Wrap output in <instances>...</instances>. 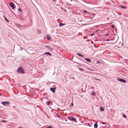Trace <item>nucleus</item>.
Returning a JSON list of instances; mask_svg holds the SVG:
<instances>
[{
  "label": "nucleus",
  "mask_w": 128,
  "mask_h": 128,
  "mask_svg": "<svg viewBox=\"0 0 128 128\" xmlns=\"http://www.w3.org/2000/svg\"><path fill=\"white\" fill-rule=\"evenodd\" d=\"M2 95L1 93H0V96H1Z\"/></svg>",
  "instance_id": "e433bc0d"
},
{
  "label": "nucleus",
  "mask_w": 128,
  "mask_h": 128,
  "mask_svg": "<svg viewBox=\"0 0 128 128\" xmlns=\"http://www.w3.org/2000/svg\"><path fill=\"white\" fill-rule=\"evenodd\" d=\"M74 105V104L73 103H72L70 105V107H71L72 106Z\"/></svg>",
  "instance_id": "aec40b11"
},
{
  "label": "nucleus",
  "mask_w": 128,
  "mask_h": 128,
  "mask_svg": "<svg viewBox=\"0 0 128 128\" xmlns=\"http://www.w3.org/2000/svg\"><path fill=\"white\" fill-rule=\"evenodd\" d=\"M106 36H108V34H106Z\"/></svg>",
  "instance_id": "f704fd0d"
},
{
  "label": "nucleus",
  "mask_w": 128,
  "mask_h": 128,
  "mask_svg": "<svg viewBox=\"0 0 128 128\" xmlns=\"http://www.w3.org/2000/svg\"><path fill=\"white\" fill-rule=\"evenodd\" d=\"M44 128V127H42V128Z\"/></svg>",
  "instance_id": "4c0bfd02"
},
{
  "label": "nucleus",
  "mask_w": 128,
  "mask_h": 128,
  "mask_svg": "<svg viewBox=\"0 0 128 128\" xmlns=\"http://www.w3.org/2000/svg\"><path fill=\"white\" fill-rule=\"evenodd\" d=\"M97 62L98 63V64H100V62L99 61H97Z\"/></svg>",
  "instance_id": "c85d7f7f"
},
{
  "label": "nucleus",
  "mask_w": 128,
  "mask_h": 128,
  "mask_svg": "<svg viewBox=\"0 0 128 128\" xmlns=\"http://www.w3.org/2000/svg\"><path fill=\"white\" fill-rule=\"evenodd\" d=\"M79 69L80 70H81V71H83L84 70L82 68H79Z\"/></svg>",
  "instance_id": "412c9836"
},
{
  "label": "nucleus",
  "mask_w": 128,
  "mask_h": 128,
  "mask_svg": "<svg viewBox=\"0 0 128 128\" xmlns=\"http://www.w3.org/2000/svg\"><path fill=\"white\" fill-rule=\"evenodd\" d=\"M85 60H86L87 61H88V62H91V60L88 58H84Z\"/></svg>",
  "instance_id": "1a4fd4ad"
},
{
  "label": "nucleus",
  "mask_w": 128,
  "mask_h": 128,
  "mask_svg": "<svg viewBox=\"0 0 128 128\" xmlns=\"http://www.w3.org/2000/svg\"><path fill=\"white\" fill-rule=\"evenodd\" d=\"M53 127L51 126H49L47 127L46 128H52Z\"/></svg>",
  "instance_id": "b1692460"
},
{
  "label": "nucleus",
  "mask_w": 128,
  "mask_h": 128,
  "mask_svg": "<svg viewBox=\"0 0 128 128\" xmlns=\"http://www.w3.org/2000/svg\"><path fill=\"white\" fill-rule=\"evenodd\" d=\"M94 33H93L91 34V36H94Z\"/></svg>",
  "instance_id": "c756f323"
},
{
  "label": "nucleus",
  "mask_w": 128,
  "mask_h": 128,
  "mask_svg": "<svg viewBox=\"0 0 128 128\" xmlns=\"http://www.w3.org/2000/svg\"><path fill=\"white\" fill-rule=\"evenodd\" d=\"M10 6L12 8V9H14L15 8L14 5V4L13 2H11L10 4Z\"/></svg>",
  "instance_id": "20e7f679"
},
{
  "label": "nucleus",
  "mask_w": 128,
  "mask_h": 128,
  "mask_svg": "<svg viewBox=\"0 0 128 128\" xmlns=\"http://www.w3.org/2000/svg\"><path fill=\"white\" fill-rule=\"evenodd\" d=\"M21 50H22V48H21Z\"/></svg>",
  "instance_id": "58836bf2"
},
{
  "label": "nucleus",
  "mask_w": 128,
  "mask_h": 128,
  "mask_svg": "<svg viewBox=\"0 0 128 128\" xmlns=\"http://www.w3.org/2000/svg\"><path fill=\"white\" fill-rule=\"evenodd\" d=\"M114 25H112V28H114Z\"/></svg>",
  "instance_id": "cd10ccee"
},
{
  "label": "nucleus",
  "mask_w": 128,
  "mask_h": 128,
  "mask_svg": "<svg viewBox=\"0 0 128 128\" xmlns=\"http://www.w3.org/2000/svg\"><path fill=\"white\" fill-rule=\"evenodd\" d=\"M69 120L73 121H75L76 120V119L72 117H69L68 118Z\"/></svg>",
  "instance_id": "39448f33"
},
{
  "label": "nucleus",
  "mask_w": 128,
  "mask_h": 128,
  "mask_svg": "<svg viewBox=\"0 0 128 128\" xmlns=\"http://www.w3.org/2000/svg\"><path fill=\"white\" fill-rule=\"evenodd\" d=\"M45 46L46 47V48L50 49V50H53V49L50 46Z\"/></svg>",
  "instance_id": "0eeeda50"
},
{
  "label": "nucleus",
  "mask_w": 128,
  "mask_h": 128,
  "mask_svg": "<svg viewBox=\"0 0 128 128\" xmlns=\"http://www.w3.org/2000/svg\"><path fill=\"white\" fill-rule=\"evenodd\" d=\"M21 19H22L23 20H24V19L23 18H20Z\"/></svg>",
  "instance_id": "c9c22d12"
},
{
  "label": "nucleus",
  "mask_w": 128,
  "mask_h": 128,
  "mask_svg": "<svg viewBox=\"0 0 128 128\" xmlns=\"http://www.w3.org/2000/svg\"><path fill=\"white\" fill-rule=\"evenodd\" d=\"M92 95L93 96H95L96 95L95 93L94 92H93L92 93Z\"/></svg>",
  "instance_id": "6ab92c4d"
},
{
  "label": "nucleus",
  "mask_w": 128,
  "mask_h": 128,
  "mask_svg": "<svg viewBox=\"0 0 128 128\" xmlns=\"http://www.w3.org/2000/svg\"><path fill=\"white\" fill-rule=\"evenodd\" d=\"M123 116L124 118H126V115L125 114H124L123 115Z\"/></svg>",
  "instance_id": "5701e85b"
},
{
  "label": "nucleus",
  "mask_w": 128,
  "mask_h": 128,
  "mask_svg": "<svg viewBox=\"0 0 128 128\" xmlns=\"http://www.w3.org/2000/svg\"><path fill=\"white\" fill-rule=\"evenodd\" d=\"M54 1L55 0H53Z\"/></svg>",
  "instance_id": "ea45409f"
},
{
  "label": "nucleus",
  "mask_w": 128,
  "mask_h": 128,
  "mask_svg": "<svg viewBox=\"0 0 128 128\" xmlns=\"http://www.w3.org/2000/svg\"><path fill=\"white\" fill-rule=\"evenodd\" d=\"M95 79L96 80H100H100H99V79H96V78H95Z\"/></svg>",
  "instance_id": "473e14b6"
},
{
  "label": "nucleus",
  "mask_w": 128,
  "mask_h": 128,
  "mask_svg": "<svg viewBox=\"0 0 128 128\" xmlns=\"http://www.w3.org/2000/svg\"><path fill=\"white\" fill-rule=\"evenodd\" d=\"M77 54L78 55V56H79L82 57L83 58H84V56L82 54H79V53H77Z\"/></svg>",
  "instance_id": "9b49d317"
},
{
  "label": "nucleus",
  "mask_w": 128,
  "mask_h": 128,
  "mask_svg": "<svg viewBox=\"0 0 128 128\" xmlns=\"http://www.w3.org/2000/svg\"><path fill=\"white\" fill-rule=\"evenodd\" d=\"M109 40H110L108 39H106V41H109Z\"/></svg>",
  "instance_id": "7c9ffc66"
},
{
  "label": "nucleus",
  "mask_w": 128,
  "mask_h": 128,
  "mask_svg": "<svg viewBox=\"0 0 128 128\" xmlns=\"http://www.w3.org/2000/svg\"><path fill=\"white\" fill-rule=\"evenodd\" d=\"M2 104L5 106H6L10 104V102H2Z\"/></svg>",
  "instance_id": "f03ea898"
},
{
  "label": "nucleus",
  "mask_w": 128,
  "mask_h": 128,
  "mask_svg": "<svg viewBox=\"0 0 128 128\" xmlns=\"http://www.w3.org/2000/svg\"><path fill=\"white\" fill-rule=\"evenodd\" d=\"M50 101H48L46 102V104L48 105H49L50 104Z\"/></svg>",
  "instance_id": "4468645a"
},
{
  "label": "nucleus",
  "mask_w": 128,
  "mask_h": 128,
  "mask_svg": "<svg viewBox=\"0 0 128 128\" xmlns=\"http://www.w3.org/2000/svg\"><path fill=\"white\" fill-rule=\"evenodd\" d=\"M120 7L121 8L124 9H125L126 8V6H120Z\"/></svg>",
  "instance_id": "a211bd4d"
},
{
  "label": "nucleus",
  "mask_w": 128,
  "mask_h": 128,
  "mask_svg": "<svg viewBox=\"0 0 128 128\" xmlns=\"http://www.w3.org/2000/svg\"><path fill=\"white\" fill-rule=\"evenodd\" d=\"M2 122H7V121L5 120H2Z\"/></svg>",
  "instance_id": "393cba45"
},
{
  "label": "nucleus",
  "mask_w": 128,
  "mask_h": 128,
  "mask_svg": "<svg viewBox=\"0 0 128 128\" xmlns=\"http://www.w3.org/2000/svg\"><path fill=\"white\" fill-rule=\"evenodd\" d=\"M100 110L102 111H103L104 110V108L102 107H100Z\"/></svg>",
  "instance_id": "2eb2a0df"
},
{
  "label": "nucleus",
  "mask_w": 128,
  "mask_h": 128,
  "mask_svg": "<svg viewBox=\"0 0 128 128\" xmlns=\"http://www.w3.org/2000/svg\"><path fill=\"white\" fill-rule=\"evenodd\" d=\"M16 26L18 27H20L21 26L19 24H16Z\"/></svg>",
  "instance_id": "f3484780"
},
{
  "label": "nucleus",
  "mask_w": 128,
  "mask_h": 128,
  "mask_svg": "<svg viewBox=\"0 0 128 128\" xmlns=\"http://www.w3.org/2000/svg\"><path fill=\"white\" fill-rule=\"evenodd\" d=\"M47 38L48 40H50V36L48 35H47Z\"/></svg>",
  "instance_id": "f8f14e48"
},
{
  "label": "nucleus",
  "mask_w": 128,
  "mask_h": 128,
  "mask_svg": "<svg viewBox=\"0 0 128 128\" xmlns=\"http://www.w3.org/2000/svg\"><path fill=\"white\" fill-rule=\"evenodd\" d=\"M58 117L60 118V115L59 114H58Z\"/></svg>",
  "instance_id": "2f4dec72"
},
{
  "label": "nucleus",
  "mask_w": 128,
  "mask_h": 128,
  "mask_svg": "<svg viewBox=\"0 0 128 128\" xmlns=\"http://www.w3.org/2000/svg\"><path fill=\"white\" fill-rule=\"evenodd\" d=\"M56 89V88H50V90L54 93L55 92Z\"/></svg>",
  "instance_id": "423d86ee"
},
{
  "label": "nucleus",
  "mask_w": 128,
  "mask_h": 128,
  "mask_svg": "<svg viewBox=\"0 0 128 128\" xmlns=\"http://www.w3.org/2000/svg\"><path fill=\"white\" fill-rule=\"evenodd\" d=\"M48 54V55H49L50 56L51 55V54L50 53H49V52H46L44 54V55H45V54Z\"/></svg>",
  "instance_id": "6e6552de"
},
{
  "label": "nucleus",
  "mask_w": 128,
  "mask_h": 128,
  "mask_svg": "<svg viewBox=\"0 0 128 128\" xmlns=\"http://www.w3.org/2000/svg\"><path fill=\"white\" fill-rule=\"evenodd\" d=\"M5 19L7 22H9V21L6 18H5Z\"/></svg>",
  "instance_id": "4be33fe9"
},
{
  "label": "nucleus",
  "mask_w": 128,
  "mask_h": 128,
  "mask_svg": "<svg viewBox=\"0 0 128 128\" xmlns=\"http://www.w3.org/2000/svg\"><path fill=\"white\" fill-rule=\"evenodd\" d=\"M101 123L103 124H105V123L104 122H101Z\"/></svg>",
  "instance_id": "72a5a7b5"
},
{
  "label": "nucleus",
  "mask_w": 128,
  "mask_h": 128,
  "mask_svg": "<svg viewBox=\"0 0 128 128\" xmlns=\"http://www.w3.org/2000/svg\"><path fill=\"white\" fill-rule=\"evenodd\" d=\"M18 10H19V11H20V12H22L21 10V9L20 8H19V9H18Z\"/></svg>",
  "instance_id": "bb28decb"
},
{
  "label": "nucleus",
  "mask_w": 128,
  "mask_h": 128,
  "mask_svg": "<svg viewBox=\"0 0 128 128\" xmlns=\"http://www.w3.org/2000/svg\"><path fill=\"white\" fill-rule=\"evenodd\" d=\"M117 80L120 82L123 83H126V81L125 80L122 78H118L117 79Z\"/></svg>",
  "instance_id": "7ed1b4c3"
},
{
  "label": "nucleus",
  "mask_w": 128,
  "mask_h": 128,
  "mask_svg": "<svg viewBox=\"0 0 128 128\" xmlns=\"http://www.w3.org/2000/svg\"><path fill=\"white\" fill-rule=\"evenodd\" d=\"M84 12L85 13H86L87 12V11H86V10H84Z\"/></svg>",
  "instance_id": "a878e982"
},
{
  "label": "nucleus",
  "mask_w": 128,
  "mask_h": 128,
  "mask_svg": "<svg viewBox=\"0 0 128 128\" xmlns=\"http://www.w3.org/2000/svg\"><path fill=\"white\" fill-rule=\"evenodd\" d=\"M64 25L65 24H62V23H60V24H59V26L60 27V26H64Z\"/></svg>",
  "instance_id": "ddd939ff"
},
{
  "label": "nucleus",
  "mask_w": 128,
  "mask_h": 128,
  "mask_svg": "<svg viewBox=\"0 0 128 128\" xmlns=\"http://www.w3.org/2000/svg\"><path fill=\"white\" fill-rule=\"evenodd\" d=\"M38 33L39 34H40L41 33V31L40 30H38Z\"/></svg>",
  "instance_id": "dca6fc26"
},
{
  "label": "nucleus",
  "mask_w": 128,
  "mask_h": 128,
  "mask_svg": "<svg viewBox=\"0 0 128 128\" xmlns=\"http://www.w3.org/2000/svg\"><path fill=\"white\" fill-rule=\"evenodd\" d=\"M94 128H97L98 127V124H97V122H96V123L94 124Z\"/></svg>",
  "instance_id": "9d476101"
},
{
  "label": "nucleus",
  "mask_w": 128,
  "mask_h": 128,
  "mask_svg": "<svg viewBox=\"0 0 128 128\" xmlns=\"http://www.w3.org/2000/svg\"><path fill=\"white\" fill-rule=\"evenodd\" d=\"M17 71L18 72H20V73L24 74L25 73L24 70L21 67H20L18 68Z\"/></svg>",
  "instance_id": "f257e3e1"
}]
</instances>
